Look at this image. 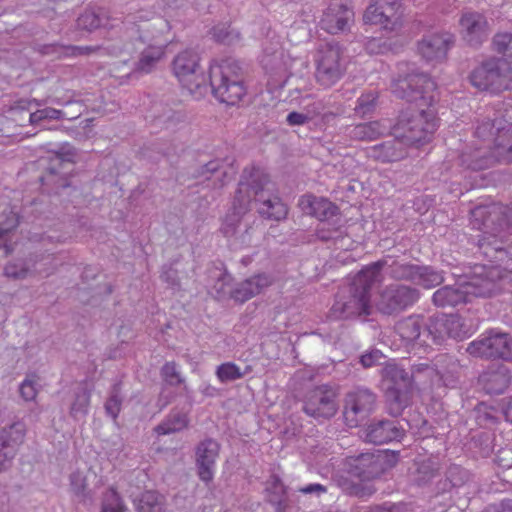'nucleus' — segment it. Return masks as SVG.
<instances>
[{"label":"nucleus","mask_w":512,"mask_h":512,"mask_svg":"<svg viewBox=\"0 0 512 512\" xmlns=\"http://www.w3.org/2000/svg\"><path fill=\"white\" fill-rule=\"evenodd\" d=\"M436 83L425 73H410L392 83L393 94L417 109L402 111L395 126L403 140L413 147L429 143L438 128V118L433 108L436 102Z\"/></svg>","instance_id":"obj_1"},{"label":"nucleus","mask_w":512,"mask_h":512,"mask_svg":"<svg viewBox=\"0 0 512 512\" xmlns=\"http://www.w3.org/2000/svg\"><path fill=\"white\" fill-rule=\"evenodd\" d=\"M479 250L488 263L475 265L466 282L436 290L432 296L435 306L455 307L470 302L472 297H489L501 290L506 273H512V253L481 240Z\"/></svg>","instance_id":"obj_2"},{"label":"nucleus","mask_w":512,"mask_h":512,"mask_svg":"<svg viewBox=\"0 0 512 512\" xmlns=\"http://www.w3.org/2000/svg\"><path fill=\"white\" fill-rule=\"evenodd\" d=\"M375 284L362 268L347 287L336 295L329 316L333 319H350L371 314V289Z\"/></svg>","instance_id":"obj_3"},{"label":"nucleus","mask_w":512,"mask_h":512,"mask_svg":"<svg viewBox=\"0 0 512 512\" xmlns=\"http://www.w3.org/2000/svg\"><path fill=\"white\" fill-rule=\"evenodd\" d=\"M209 84L214 97L227 105H235L246 93L242 82V69L231 58L211 64Z\"/></svg>","instance_id":"obj_4"},{"label":"nucleus","mask_w":512,"mask_h":512,"mask_svg":"<svg viewBox=\"0 0 512 512\" xmlns=\"http://www.w3.org/2000/svg\"><path fill=\"white\" fill-rule=\"evenodd\" d=\"M469 79L476 89L491 94L512 90V65L504 58H489L470 73Z\"/></svg>","instance_id":"obj_5"},{"label":"nucleus","mask_w":512,"mask_h":512,"mask_svg":"<svg viewBox=\"0 0 512 512\" xmlns=\"http://www.w3.org/2000/svg\"><path fill=\"white\" fill-rule=\"evenodd\" d=\"M315 79L323 88H330L345 75L347 66L337 42L321 44L314 56Z\"/></svg>","instance_id":"obj_6"},{"label":"nucleus","mask_w":512,"mask_h":512,"mask_svg":"<svg viewBox=\"0 0 512 512\" xmlns=\"http://www.w3.org/2000/svg\"><path fill=\"white\" fill-rule=\"evenodd\" d=\"M475 214L485 217L482 222L484 232L478 240V245L481 240L492 248L502 249L501 246L497 245V241L498 239L502 241L512 230V203L509 205H492L486 209L478 207ZM505 251L512 253V247L505 249Z\"/></svg>","instance_id":"obj_7"},{"label":"nucleus","mask_w":512,"mask_h":512,"mask_svg":"<svg viewBox=\"0 0 512 512\" xmlns=\"http://www.w3.org/2000/svg\"><path fill=\"white\" fill-rule=\"evenodd\" d=\"M385 379L390 382L385 392L388 411L392 416H399L412 400L413 380L408 371L398 365L385 368Z\"/></svg>","instance_id":"obj_8"},{"label":"nucleus","mask_w":512,"mask_h":512,"mask_svg":"<svg viewBox=\"0 0 512 512\" xmlns=\"http://www.w3.org/2000/svg\"><path fill=\"white\" fill-rule=\"evenodd\" d=\"M466 351L477 358L512 362V336L499 329H489L470 342Z\"/></svg>","instance_id":"obj_9"},{"label":"nucleus","mask_w":512,"mask_h":512,"mask_svg":"<svg viewBox=\"0 0 512 512\" xmlns=\"http://www.w3.org/2000/svg\"><path fill=\"white\" fill-rule=\"evenodd\" d=\"M494 121L486 120L477 125L475 136L483 144L475 147L473 150H465L460 155V165L472 171H480L489 168L495 159H497L495 147L491 151L490 141L494 136ZM497 142L494 143V146Z\"/></svg>","instance_id":"obj_10"},{"label":"nucleus","mask_w":512,"mask_h":512,"mask_svg":"<svg viewBox=\"0 0 512 512\" xmlns=\"http://www.w3.org/2000/svg\"><path fill=\"white\" fill-rule=\"evenodd\" d=\"M199 61V55L194 50L187 49L177 54L172 64L175 76L195 97L207 92L206 79L202 73H198Z\"/></svg>","instance_id":"obj_11"},{"label":"nucleus","mask_w":512,"mask_h":512,"mask_svg":"<svg viewBox=\"0 0 512 512\" xmlns=\"http://www.w3.org/2000/svg\"><path fill=\"white\" fill-rule=\"evenodd\" d=\"M419 298L420 293L414 287L390 284L380 294L378 310L385 315L400 313L413 306Z\"/></svg>","instance_id":"obj_12"},{"label":"nucleus","mask_w":512,"mask_h":512,"mask_svg":"<svg viewBox=\"0 0 512 512\" xmlns=\"http://www.w3.org/2000/svg\"><path fill=\"white\" fill-rule=\"evenodd\" d=\"M337 392L329 385H320L311 389L305 397L303 410L314 418L328 419L337 411Z\"/></svg>","instance_id":"obj_13"},{"label":"nucleus","mask_w":512,"mask_h":512,"mask_svg":"<svg viewBox=\"0 0 512 512\" xmlns=\"http://www.w3.org/2000/svg\"><path fill=\"white\" fill-rule=\"evenodd\" d=\"M376 405V395L366 388H357L346 396L344 419L349 427H357L367 418Z\"/></svg>","instance_id":"obj_14"},{"label":"nucleus","mask_w":512,"mask_h":512,"mask_svg":"<svg viewBox=\"0 0 512 512\" xmlns=\"http://www.w3.org/2000/svg\"><path fill=\"white\" fill-rule=\"evenodd\" d=\"M363 268L366 271V275L370 277L374 284L381 281V271L383 269H385L387 274L395 280L413 282L418 265L387 255L383 259L373 262Z\"/></svg>","instance_id":"obj_15"},{"label":"nucleus","mask_w":512,"mask_h":512,"mask_svg":"<svg viewBox=\"0 0 512 512\" xmlns=\"http://www.w3.org/2000/svg\"><path fill=\"white\" fill-rule=\"evenodd\" d=\"M401 7L400 0H371L364 13V21L394 30L400 22Z\"/></svg>","instance_id":"obj_16"},{"label":"nucleus","mask_w":512,"mask_h":512,"mask_svg":"<svg viewBox=\"0 0 512 512\" xmlns=\"http://www.w3.org/2000/svg\"><path fill=\"white\" fill-rule=\"evenodd\" d=\"M24 436L25 425L22 422H15L0 430V473L11 467Z\"/></svg>","instance_id":"obj_17"},{"label":"nucleus","mask_w":512,"mask_h":512,"mask_svg":"<svg viewBox=\"0 0 512 512\" xmlns=\"http://www.w3.org/2000/svg\"><path fill=\"white\" fill-rule=\"evenodd\" d=\"M454 43V36L448 32L425 35L418 43V52L427 62H441Z\"/></svg>","instance_id":"obj_18"},{"label":"nucleus","mask_w":512,"mask_h":512,"mask_svg":"<svg viewBox=\"0 0 512 512\" xmlns=\"http://www.w3.org/2000/svg\"><path fill=\"white\" fill-rule=\"evenodd\" d=\"M459 25L463 39L470 46H480L488 38L489 24L482 13L474 11L463 13Z\"/></svg>","instance_id":"obj_19"},{"label":"nucleus","mask_w":512,"mask_h":512,"mask_svg":"<svg viewBox=\"0 0 512 512\" xmlns=\"http://www.w3.org/2000/svg\"><path fill=\"white\" fill-rule=\"evenodd\" d=\"M353 16L354 12L346 0H331L321 18V28L336 34L345 30Z\"/></svg>","instance_id":"obj_20"},{"label":"nucleus","mask_w":512,"mask_h":512,"mask_svg":"<svg viewBox=\"0 0 512 512\" xmlns=\"http://www.w3.org/2000/svg\"><path fill=\"white\" fill-rule=\"evenodd\" d=\"M255 166L245 168L241 175L238 188L233 200V210L238 214H245L250 210L253 200L256 198Z\"/></svg>","instance_id":"obj_21"},{"label":"nucleus","mask_w":512,"mask_h":512,"mask_svg":"<svg viewBox=\"0 0 512 512\" xmlns=\"http://www.w3.org/2000/svg\"><path fill=\"white\" fill-rule=\"evenodd\" d=\"M403 436L404 430L392 420L372 422L364 430L365 441L376 445L399 441Z\"/></svg>","instance_id":"obj_22"},{"label":"nucleus","mask_w":512,"mask_h":512,"mask_svg":"<svg viewBox=\"0 0 512 512\" xmlns=\"http://www.w3.org/2000/svg\"><path fill=\"white\" fill-rule=\"evenodd\" d=\"M409 145L395 133V137L383 143L370 147L367 154L370 158L382 163L396 162L405 158Z\"/></svg>","instance_id":"obj_23"},{"label":"nucleus","mask_w":512,"mask_h":512,"mask_svg":"<svg viewBox=\"0 0 512 512\" xmlns=\"http://www.w3.org/2000/svg\"><path fill=\"white\" fill-rule=\"evenodd\" d=\"M219 454V444L213 439L199 443L196 449V466L199 478L208 483L214 476V466Z\"/></svg>","instance_id":"obj_24"},{"label":"nucleus","mask_w":512,"mask_h":512,"mask_svg":"<svg viewBox=\"0 0 512 512\" xmlns=\"http://www.w3.org/2000/svg\"><path fill=\"white\" fill-rule=\"evenodd\" d=\"M435 376L441 385L455 388L461 377V365L455 357L448 354H439L434 359Z\"/></svg>","instance_id":"obj_25"},{"label":"nucleus","mask_w":512,"mask_h":512,"mask_svg":"<svg viewBox=\"0 0 512 512\" xmlns=\"http://www.w3.org/2000/svg\"><path fill=\"white\" fill-rule=\"evenodd\" d=\"M299 206L303 212L317 218L321 223L328 221L338 211L337 206L328 199L313 195H303L299 200Z\"/></svg>","instance_id":"obj_26"},{"label":"nucleus","mask_w":512,"mask_h":512,"mask_svg":"<svg viewBox=\"0 0 512 512\" xmlns=\"http://www.w3.org/2000/svg\"><path fill=\"white\" fill-rule=\"evenodd\" d=\"M479 383L487 394H502L509 387L511 377L506 367L484 371L479 376Z\"/></svg>","instance_id":"obj_27"},{"label":"nucleus","mask_w":512,"mask_h":512,"mask_svg":"<svg viewBox=\"0 0 512 512\" xmlns=\"http://www.w3.org/2000/svg\"><path fill=\"white\" fill-rule=\"evenodd\" d=\"M262 175L258 174V190H260ZM287 206L278 196H270L264 199L263 193L258 191V214L268 220L280 221L286 218Z\"/></svg>","instance_id":"obj_28"},{"label":"nucleus","mask_w":512,"mask_h":512,"mask_svg":"<svg viewBox=\"0 0 512 512\" xmlns=\"http://www.w3.org/2000/svg\"><path fill=\"white\" fill-rule=\"evenodd\" d=\"M165 45H149L146 47L139 56V59L134 64V73L148 74L152 72L157 64L165 56Z\"/></svg>","instance_id":"obj_29"},{"label":"nucleus","mask_w":512,"mask_h":512,"mask_svg":"<svg viewBox=\"0 0 512 512\" xmlns=\"http://www.w3.org/2000/svg\"><path fill=\"white\" fill-rule=\"evenodd\" d=\"M426 327L425 319L421 315H410L399 320L395 325V331L407 344L414 342Z\"/></svg>","instance_id":"obj_30"},{"label":"nucleus","mask_w":512,"mask_h":512,"mask_svg":"<svg viewBox=\"0 0 512 512\" xmlns=\"http://www.w3.org/2000/svg\"><path fill=\"white\" fill-rule=\"evenodd\" d=\"M385 128L380 121H370L351 125L346 128V135L357 141H373L381 137Z\"/></svg>","instance_id":"obj_31"},{"label":"nucleus","mask_w":512,"mask_h":512,"mask_svg":"<svg viewBox=\"0 0 512 512\" xmlns=\"http://www.w3.org/2000/svg\"><path fill=\"white\" fill-rule=\"evenodd\" d=\"M189 425L188 411L172 409L154 431L157 435H169L186 429Z\"/></svg>","instance_id":"obj_32"},{"label":"nucleus","mask_w":512,"mask_h":512,"mask_svg":"<svg viewBox=\"0 0 512 512\" xmlns=\"http://www.w3.org/2000/svg\"><path fill=\"white\" fill-rule=\"evenodd\" d=\"M69 165L60 155H56L47 168V173L41 177L43 184H52L56 188H65L68 186V180L64 176L67 174L64 168Z\"/></svg>","instance_id":"obj_33"},{"label":"nucleus","mask_w":512,"mask_h":512,"mask_svg":"<svg viewBox=\"0 0 512 512\" xmlns=\"http://www.w3.org/2000/svg\"><path fill=\"white\" fill-rule=\"evenodd\" d=\"M358 460L363 466L367 467L369 474L377 473L382 465L387 463L390 466L394 465L398 461V453L395 452H378L375 453H363L359 456Z\"/></svg>","instance_id":"obj_34"},{"label":"nucleus","mask_w":512,"mask_h":512,"mask_svg":"<svg viewBox=\"0 0 512 512\" xmlns=\"http://www.w3.org/2000/svg\"><path fill=\"white\" fill-rule=\"evenodd\" d=\"M91 390L86 386H79L74 392V398L70 405V416L75 420L84 419L89 411Z\"/></svg>","instance_id":"obj_35"},{"label":"nucleus","mask_w":512,"mask_h":512,"mask_svg":"<svg viewBox=\"0 0 512 512\" xmlns=\"http://www.w3.org/2000/svg\"><path fill=\"white\" fill-rule=\"evenodd\" d=\"M35 263V260L32 258L14 259L5 265L3 273L8 278L22 280L32 273Z\"/></svg>","instance_id":"obj_36"},{"label":"nucleus","mask_w":512,"mask_h":512,"mask_svg":"<svg viewBox=\"0 0 512 512\" xmlns=\"http://www.w3.org/2000/svg\"><path fill=\"white\" fill-rule=\"evenodd\" d=\"M444 281L441 272L435 270L431 266L418 265L415 273L413 284L419 285L425 289H432L440 285Z\"/></svg>","instance_id":"obj_37"},{"label":"nucleus","mask_w":512,"mask_h":512,"mask_svg":"<svg viewBox=\"0 0 512 512\" xmlns=\"http://www.w3.org/2000/svg\"><path fill=\"white\" fill-rule=\"evenodd\" d=\"M378 99L379 94L375 90L362 93L356 101L355 114L360 118L371 116L377 108Z\"/></svg>","instance_id":"obj_38"},{"label":"nucleus","mask_w":512,"mask_h":512,"mask_svg":"<svg viewBox=\"0 0 512 512\" xmlns=\"http://www.w3.org/2000/svg\"><path fill=\"white\" fill-rule=\"evenodd\" d=\"M123 399L122 382L119 380L110 388L109 396L104 404L106 414L114 420L117 419L121 411Z\"/></svg>","instance_id":"obj_39"},{"label":"nucleus","mask_w":512,"mask_h":512,"mask_svg":"<svg viewBox=\"0 0 512 512\" xmlns=\"http://www.w3.org/2000/svg\"><path fill=\"white\" fill-rule=\"evenodd\" d=\"M252 371L250 365H246L243 369L232 362H226L217 367L216 376L222 383L235 381L242 378Z\"/></svg>","instance_id":"obj_40"},{"label":"nucleus","mask_w":512,"mask_h":512,"mask_svg":"<svg viewBox=\"0 0 512 512\" xmlns=\"http://www.w3.org/2000/svg\"><path fill=\"white\" fill-rule=\"evenodd\" d=\"M137 512H164V497L154 491L144 492L137 504Z\"/></svg>","instance_id":"obj_41"},{"label":"nucleus","mask_w":512,"mask_h":512,"mask_svg":"<svg viewBox=\"0 0 512 512\" xmlns=\"http://www.w3.org/2000/svg\"><path fill=\"white\" fill-rule=\"evenodd\" d=\"M265 496L267 501L277 506L282 505L286 501V488L279 477L271 476L265 488Z\"/></svg>","instance_id":"obj_42"},{"label":"nucleus","mask_w":512,"mask_h":512,"mask_svg":"<svg viewBox=\"0 0 512 512\" xmlns=\"http://www.w3.org/2000/svg\"><path fill=\"white\" fill-rule=\"evenodd\" d=\"M103 14L93 9H86L76 20L77 28L92 32L103 25Z\"/></svg>","instance_id":"obj_43"},{"label":"nucleus","mask_w":512,"mask_h":512,"mask_svg":"<svg viewBox=\"0 0 512 512\" xmlns=\"http://www.w3.org/2000/svg\"><path fill=\"white\" fill-rule=\"evenodd\" d=\"M435 326L443 328L448 337L457 339L465 336L461 319L456 315H449L436 321Z\"/></svg>","instance_id":"obj_44"},{"label":"nucleus","mask_w":512,"mask_h":512,"mask_svg":"<svg viewBox=\"0 0 512 512\" xmlns=\"http://www.w3.org/2000/svg\"><path fill=\"white\" fill-rule=\"evenodd\" d=\"M126 507L119 494L112 488L102 495L100 512H125Z\"/></svg>","instance_id":"obj_45"},{"label":"nucleus","mask_w":512,"mask_h":512,"mask_svg":"<svg viewBox=\"0 0 512 512\" xmlns=\"http://www.w3.org/2000/svg\"><path fill=\"white\" fill-rule=\"evenodd\" d=\"M101 46V55H110L118 57L124 54H129L132 51V44L123 38L111 40Z\"/></svg>","instance_id":"obj_46"},{"label":"nucleus","mask_w":512,"mask_h":512,"mask_svg":"<svg viewBox=\"0 0 512 512\" xmlns=\"http://www.w3.org/2000/svg\"><path fill=\"white\" fill-rule=\"evenodd\" d=\"M493 50L512 59V33L498 32L492 39Z\"/></svg>","instance_id":"obj_47"},{"label":"nucleus","mask_w":512,"mask_h":512,"mask_svg":"<svg viewBox=\"0 0 512 512\" xmlns=\"http://www.w3.org/2000/svg\"><path fill=\"white\" fill-rule=\"evenodd\" d=\"M64 117L65 113L62 110L46 107L31 113L29 116V122L32 125H39L44 120H60Z\"/></svg>","instance_id":"obj_48"},{"label":"nucleus","mask_w":512,"mask_h":512,"mask_svg":"<svg viewBox=\"0 0 512 512\" xmlns=\"http://www.w3.org/2000/svg\"><path fill=\"white\" fill-rule=\"evenodd\" d=\"M163 380L170 386H178L184 382L175 362H167L161 368Z\"/></svg>","instance_id":"obj_49"},{"label":"nucleus","mask_w":512,"mask_h":512,"mask_svg":"<svg viewBox=\"0 0 512 512\" xmlns=\"http://www.w3.org/2000/svg\"><path fill=\"white\" fill-rule=\"evenodd\" d=\"M253 296V284L250 279L239 283L236 287L230 290V298L237 302L243 303Z\"/></svg>","instance_id":"obj_50"},{"label":"nucleus","mask_w":512,"mask_h":512,"mask_svg":"<svg viewBox=\"0 0 512 512\" xmlns=\"http://www.w3.org/2000/svg\"><path fill=\"white\" fill-rule=\"evenodd\" d=\"M438 470L431 461H423L417 468L416 482L426 484L436 477Z\"/></svg>","instance_id":"obj_51"},{"label":"nucleus","mask_w":512,"mask_h":512,"mask_svg":"<svg viewBox=\"0 0 512 512\" xmlns=\"http://www.w3.org/2000/svg\"><path fill=\"white\" fill-rule=\"evenodd\" d=\"M70 486L72 492L79 498L85 499L87 497V483L86 478L81 472H74L70 475Z\"/></svg>","instance_id":"obj_52"},{"label":"nucleus","mask_w":512,"mask_h":512,"mask_svg":"<svg viewBox=\"0 0 512 512\" xmlns=\"http://www.w3.org/2000/svg\"><path fill=\"white\" fill-rule=\"evenodd\" d=\"M102 52V46H75V45H67L64 47V56H82V55H90V54H100Z\"/></svg>","instance_id":"obj_53"},{"label":"nucleus","mask_w":512,"mask_h":512,"mask_svg":"<svg viewBox=\"0 0 512 512\" xmlns=\"http://www.w3.org/2000/svg\"><path fill=\"white\" fill-rule=\"evenodd\" d=\"M244 214H238L233 210L232 214L226 215L224 222L221 226V232L226 237H231L236 233L237 224L239 223L240 217Z\"/></svg>","instance_id":"obj_54"},{"label":"nucleus","mask_w":512,"mask_h":512,"mask_svg":"<svg viewBox=\"0 0 512 512\" xmlns=\"http://www.w3.org/2000/svg\"><path fill=\"white\" fill-rule=\"evenodd\" d=\"M37 383L31 379H25L19 387L20 396L24 401H33L35 400L38 390Z\"/></svg>","instance_id":"obj_55"},{"label":"nucleus","mask_w":512,"mask_h":512,"mask_svg":"<svg viewBox=\"0 0 512 512\" xmlns=\"http://www.w3.org/2000/svg\"><path fill=\"white\" fill-rule=\"evenodd\" d=\"M211 33L213 38L219 43L227 45L232 43V32L229 30V27H226L225 25H217L213 27Z\"/></svg>","instance_id":"obj_56"},{"label":"nucleus","mask_w":512,"mask_h":512,"mask_svg":"<svg viewBox=\"0 0 512 512\" xmlns=\"http://www.w3.org/2000/svg\"><path fill=\"white\" fill-rule=\"evenodd\" d=\"M231 280H232L231 276L227 273L222 274L218 278L214 288L216 289V291L220 297H226V296L230 297V290L232 288V286L230 284Z\"/></svg>","instance_id":"obj_57"},{"label":"nucleus","mask_w":512,"mask_h":512,"mask_svg":"<svg viewBox=\"0 0 512 512\" xmlns=\"http://www.w3.org/2000/svg\"><path fill=\"white\" fill-rule=\"evenodd\" d=\"M422 373L426 374L429 377L434 376V374H435L434 362L432 364L415 363L412 365L411 374H410L412 376V378L417 377V375L422 374Z\"/></svg>","instance_id":"obj_58"},{"label":"nucleus","mask_w":512,"mask_h":512,"mask_svg":"<svg viewBox=\"0 0 512 512\" xmlns=\"http://www.w3.org/2000/svg\"><path fill=\"white\" fill-rule=\"evenodd\" d=\"M66 45H62L59 43H51V44H43L38 45L36 50L42 55H52V54H61L64 55V47Z\"/></svg>","instance_id":"obj_59"},{"label":"nucleus","mask_w":512,"mask_h":512,"mask_svg":"<svg viewBox=\"0 0 512 512\" xmlns=\"http://www.w3.org/2000/svg\"><path fill=\"white\" fill-rule=\"evenodd\" d=\"M299 493L305 494V495H317L320 496L321 494H324L327 492L326 486L320 484V483H310L305 486L299 487L297 490Z\"/></svg>","instance_id":"obj_60"},{"label":"nucleus","mask_w":512,"mask_h":512,"mask_svg":"<svg viewBox=\"0 0 512 512\" xmlns=\"http://www.w3.org/2000/svg\"><path fill=\"white\" fill-rule=\"evenodd\" d=\"M220 166L221 163L219 160L209 161L200 168V171L195 175V177H204L205 179H208L209 175L218 171Z\"/></svg>","instance_id":"obj_61"},{"label":"nucleus","mask_w":512,"mask_h":512,"mask_svg":"<svg viewBox=\"0 0 512 512\" xmlns=\"http://www.w3.org/2000/svg\"><path fill=\"white\" fill-rule=\"evenodd\" d=\"M495 152L497 156V160L504 162H512V144L508 147L504 146L501 143H496Z\"/></svg>","instance_id":"obj_62"},{"label":"nucleus","mask_w":512,"mask_h":512,"mask_svg":"<svg viewBox=\"0 0 512 512\" xmlns=\"http://www.w3.org/2000/svg\"><path fill=\"white\" fill-rule=\"evenodd\" d=\"M160 277L164 282L169 284L171 287L179 285L177 271L171 267L163 270Z\"/></svg>","instance_id":"obj_63"},{"label":"nucleus","mask_w":512,"mask_h":512,"mask_svg":"<svg viewBox=\"0 0 512 512\" xmlns=\"http://www.w3.org/2000/svg\"><path fill=\"white\" fill-rule=\"evenodd\" d=\"M404 506L402 504L385 502L382 505L371 508L370 512H403Z\"/></svg>","instance_id":"obj_64"}]
</instances>
